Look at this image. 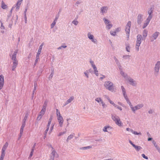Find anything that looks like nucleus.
Here are the masks:
<instances>
[{"label": "nucleus", "mask_w": 160, "mask_h": 160, "mask_svg": "<svg viewBox=\"0 0 160 160\" xmlns=\"http://www.w3.org/2000/svg\"><path fill=\"white\" fill-rule=\"evenodd\" d=\"M18 52V50H16L12 56V59L13 61V64L12 68V71H14L15 70V68L17 67L18 64V61L16 59V55Z\"/></svg>", "instance_id": "obj_1"}, {"label": "nucleus", "mask_w": 160, "mask_h": 160, "mask_svg": "<svg viewBox=\"0 0 160 160\" xmlns=\"http://www.w3.org/2000/svg\"><path fill=\"white\" fill-rule=\"evenodd\" d=\"M104 86L106 88L109 90L113 92L114 90V86L113 83L110 81H107L105 82Z\"/></svg>", "instance_id": "obj_2"}, {"label": "nucleus", "mask_w": 160, "mask_h": 160, "mask_svg": "<svg viewBox=\"0 0 160 160\" xmlns=\"http://www.w3.org/2000/svg\"><path fill=\"white\" fill-rule=\"evenodd\" d=\"M131 25V21H129L128 22L127 24L125 26V31L126 32L127 38H128V40L129 37Z\"/></svg>", "instance_id": "obj_3"}, {"label": "nucleus", "mask_w": 160, "mask_h": 160, "mask_svg": "<svg viewBox=\"0 0 160 160\" xmlns=\"http://www.w3.org/2000/svg\"><path fill=\"white\" fill-rule=\"evenodd\" d=\"M112 118L115 122L117 125L119 126H121L122 125V123L120 121L119 118L118 116L115 115H112Z\"/></svg>", "instance_id": "obj_4"}, {"label": "nucleus", "mask_w": 160, "mask_h": 160, "mask_svg": "<svg viewBox=\"0 0 160 160\" xmlns=\"http://www.w3.org/2000/svg\"><path fill=\"white\" fill-rule=\"evenodd\" d=\"M160 68V61H157L155 64L154 68V73L156 76H157L158 74L159 70Z\"/></svg>", "instance_id": "obj_5"}, {"label": "nucleus", "mask_w": 160, "mask_h": 160, "mask_svg": "<svg viewBox=\"0 0 160 160\" xmlns=\"http://www.w3.org/2000/svg\"><path fill=\"white\" fill-rule=\"evenodd\" d=\"M87 36L88 38L91 41L95 44L97 43V40L96 39L94 38L93 35L91 34L90 32H88L87 34Z\"/></svg>", "instance_id": "obj_6"}, {"label": "nucleus", "mask_w": 160, "mask_h": 160, "mask_svg": "<svg viewBox=\"0 0 160 160\" xmlns=\"http://www.w3.org/2000/svg\"><path fill=\"white\" fill-rule=\"evenodd\" d=\"M109 7L107 6H103L101 7L100 10V13L102 15L106 14L108 10Z\"/></svg>", "instance_id": "obj_7"}, {"label": "nucleus", "mask_w": 160, "mask_h": 160, "mask_svg": "<svg viewBox=\"0 0 160 160\" xmlns=\"http://www.w3.org/2000/svg\"><path fill=\"white\" fill-rule=\"evenodd\" d=\"M144 105L142 103L138 104L134 107H132V108L131 110L133 113H135L136 110L141 108Z\"/></svg>", "instance_id": "obj_8"}, {"label": "nucleus", "mask_w": 160, "mask_h": 160, "mask_svg": "<svg viewBox=\"0 0 160 160\" xmlns=\"http://www.w3.org/2000/svg\"><path fill=\"white\" fill-rule=\"evenodd\" d=\"M159 34V32H156L153 33L152 35L150 37V39L151 42H153L156 40Z\"/></svg>", "instance_id": "obj_9"}, {"label": "nucleus", "mask_w": 160, "mask_h": 160, "mask_svg": "<svg viewBox=\"0 0 160 160\" xmlns=\"http://www.w3.org/2000/svg\"><path fill=\"white\" fill-rule=\"evenodd\" d=\"M153 12V9L152 8H148V16L147 18L151 20L153 17V15L152 14Z\"/></svg>", "instance_id": "obj_10"}, {"label": "nucleus", "mask_w": 160, "mask_h": 160, "mask_svg": "<svg viewBox=\"0 0 160 160\" xmlns=\"http://www.w3.org/2000/svg\"><path fill=\"white\" fill-rule=\"evenodd\" d=\"M143 15L141 14H139L137 16V22L138 24H141L143 21Z\"/></svg>", "instance_id": "obj_11"}, {"label": "nucleus", "mask_w": 160, "mask_h": 160, "mask_svg": "<svg viewBox=\"0 0 160 160\" xmlns=\"http://www.w3.org/2000/svg\"><path fill=\"white\" fill-rule=\"evenodd\" d=\"M143 40L142 36L140 34H138L137 36L136 43L140 44Z\"/></svg>", "instance_id": "obj_12"}, {"label": "nucleus", "mask_w": 160, "mask_h": 160, "mask_svg": "<svg viewBox=\"0 0 160 160\" xmlns=\"http://www.w3.org/2000/svg\"><path fill=\"white\" fill-rule=\"evenodd\" d=\"M4 84V77L2 75H0V90L3 87Z\"/></svg>", "instance_id": "obj_13"}, {"label": "nucleus", "mask_w": 160, "mask_h": 160, "mask_svg": "<svg viewBox=\"0 0 160 160\" xmlns=\"http://www.w3.org/2000/svg\"><path fill=\"white\" fill-rule=\"evenodd\" d=\"M127 80L129 82V84L132 86H135L136 85V83L135 82V81L130 77L128 78Z\"/></svg>", "instance_id": "obj_14"}, {"label": "nucleus", "mask_w": 160, "mask_h": 160, "mask_svg": "<svg viewBox=\"0 0 160 160\" xmlns=\"http://www.w3.org/2000/svg\"><path fill=\"white\" fill-rule=\"evenodd\" d=\"M58 121L59 122V126L60 127H62L63 123V119L62 116L57 118Z\"/></svg>", "instance_id": "obj_15"}, {"label": "nucleus", "mask_w": 160, "mask_h": 160, "mask_svg": "<svg viewBox=\"0 0 160 160\" xmlns=\"http://www.w3.org/2000/svg\"><path fill=\"white\" fill-rule=\"evenodd\" d=\"M74 97L73 96H71L70 98L68 99L66 102L63 104V107L65 106L68 103L71 102L74 99Z\"/></svg>", "instance_id": "obj_16"}, {"label": "nucleus", "mask_w": 160, "mask_h": 160, "mask_svg": "<svg viewBox=\"0 0 160 160\" xmlns=\"http://www.w3.org/2000/svg\"><path fill=\"white\" fill-rule=\"evenodd\" d=\"M120 73L123 77L126 80L129 77L126 73H124L122 70L120 72Z\"/></svg>", "instance_id": "obj_17"}, {"label": "nucleus", "mask_w": 160, "mask_h": 160, "mask_svg": "<svg viewBox=\"0 0 160 160\" xmlns=\"http://www.w3.org/2000/svg\"><path fill=\"white\" fill-rule=\"evenodd\" d=\"M151 19L147 18L146 20L145 21L144 23L143 26L142 28H145L149 24L150 21H151Z\"/></svg>", "instance_id": "obj_18"}, {"label": "nucleus", "mask_w": 160, "mask_h": 160, "mask_svg": "<svg viewBox=\"0 0 160 160\" xmlns=\"http://www.w3.org/2000/svg\"><path fill=\"white\" fill-rule=\"evenodd\" d=\"M43 45V43H42L39 46V49L38 50V52L37 53V55H38V56H39L40 53H41V50L42 49V46Z\"/></svg>", "instance_id": "obj_19"}, {"label": "nucleus", "mask_w": 160, "mask_h": 160, "mask_svg": "<svg viewBox=\"0 0 160 160\" xmlns=\"http://www.w3.org/2000/svg\"><path fill=\"white\" fill-rule=\"evenodd\" d=\"M121 89L122 90V93L123 97H125V96H127L126 90H125V88H124L123 86H121Z\"/></svg>", "instance_id": "obj_20"}, {"label": "nucleus", "mask_w": 160, "mask_h": 160, "mask_svg": "<svg viewBox=\"0 0 160 160\" xmlns=\"http://www.w3.org/2000/svg\"><path fill=\"white\" fill-rule=\"evenodd\" d=\"M148 35V31L146 29H145L144 30L143 34H142V36L143 38L144 39H145L146 37Z\"/></svg>", "instance_id": "obj_21"}, {"label": "nucleus", "mask_w": 160, "mask_h": 160, "mask_svg": "<svg viewBox=\"0 0 160 160\" xmlns=\"http://www.w3.org/2000/svg\"><path fill=\"white\" fill-rule=\"evenodd\" d=\"M133 147L135 148V150L137 151H139L141 149H142V148L140 146H137L135 145H134Z\"/></svg>", "instance_id": "obj_22"}, {"label": "nucleus", "mask_w": 160, "mask_h": 160, "mask_svg": "<svg viewBox=\"0 0 160 160\" xmlns=\"http://www.w3.org/2000/svg\"><path fill=\"white\" fill-rule=\"evenodd\" d=\"M111 129V127L109 126H105L103 128V131L105 132H108L107 129H108L109 130L110 129Z\"/></svg>", "instance_id": "obj_23"}, {"label": "nucleus", "mask_w": 160, "mask_h": 160, "mask_svg": "<svg viewBox=\"0 0 160 160\" xmlns=\"http://www.w3.org/2000/svg\"><path fill=\"white\" fill-rule=\"evenodd\" d=\"M37 86V83H36V82H35L34 83V89L33 90L32 93V98L33 97V96H34V95L35 91V90L36 89Z\"/></svg>", "instance_id": "obj_24"}, {"label": "nucleus", "mask_w": 160, "mask_h": 160, "mask_svg": "<svg viewBox=\"0 0 160 160\" xmlns=\"http://www.w3.org/2000/svg\"><path fill=\"white\" fill-rule=\"evenodd\" d=\"M74 134H72L70 135L69 136L66 140V141L67 142H68L69 140H71V139H72L73 137H74Z\"/></svg>", "instance_id": "obj_25"}, {"label": "nucleus", "mask_w": 160, "mask_h": 160, "mask_svg": "<svg viewBox=\"0 0 160 160\" xmlns=\"http://www.w3.org/2000/svg\"><path fill=\"white\" fill-rule=\"evenodd\" d=\"M47 103H48V101H45L44 102V103L43 105L42 108V109L45 110H46V108L47 105Z\"/></svg>", "instance_id": "obj_26"}, {"label": "nucleus", "mask_w": 160, "mask_h": 160, "mask_svg": "<svg viewBox=\"0 0 160 160\" xmlns=\"http://www.w3.org/2000/svg\"><path fill=\"white\" fill-rule=\"evenodd\" d=\"M52 152L51 153L52 156L51 157H53L54 159L55 156V154L56 153V152L54 150V148L53 147H52Z\"/></svg>", "instance_id": "obj_27"}, {"label": "nucleus", "mask_w": 160, "mask_h": 160, "mask_svg": "<svg viewBox=\"0 0 160 160\" xmlns=\"http://www.w3.org/2000/svg\"><path fill=\"white\" fill-rule=\"evenodd\" d=\"M25 123L23 122L22 123V125L21 127L20 131L21 132V133L22 132H23V129L25 127Z\"/></svg>", "instance_id": "obj_28"}, {"label": "nucleus", "mask_w": 160, "mask_h": 160, "mask_svg": "<svg viewBox=\"0 0 160 160\" xmlns=\"http://www.w3.org/2000/svg\"><path fill=\"white\" fill-rule=\"evenodd\" d=\"M28 113H27L25 114V115L24 118L23 120V122L26 123V122L27 120L28 117Z\"/></svg>", "instance_id": "obj_29"}, {"label": "nucleus", "mask_w": 160, "mask_h": 160, "mask_svg": "<svg viewBox=\"0 0 160 160\" xmlns=\"http://www.w3.org/2000/svg\"><path fill=\"white\" fill-rule=\"evenodd\" d=\"M106 28L109 30L112 28V24H110V23H108V24H106Z\"/></svg>", "instance_id": "obj_30"}, {"label": "nucleus", "mask_w": 160, "mask_h": 160, "mask_svg": "<svg viewBox=\"0 0 160 160\" xmlns=\"http://www.w3.org/2000/svg\"><path fill=\"white\" fill-rule=\"evenodd\" d=\"M92 148V147L91 146L82 147L81 148V149L82 150H85L89 149H90Z\"/></svg>", "instance_id": "obj_31"}, {"label": "nucleus", "mask_w": 160, "mask_h": 160, "mask_svg": "<svg viewBox=\"0 0 160 160\" xmlns=\"http://www.w3.org/2000/svg\"><path fill=\"white\" fill-rule=\"evenodd\" d=\"M130 56L129 55H125L122 56V58L124 59L125 60H126L127 59H130Z\"/></svg>", "instance_id": "obj_32"}, {"label": "nucleus", "mask_w": 160, "mask_h": 160, "mask_svg": "<svg viewBox=\"0 0 160 160\" xmlns=\"http://www.w3.org/2000/svg\"><path fill=\"white\" fill-rule=\"evenodd\" d=\"M1 7L3 9H6L7 8V6L5 4V3L3 1L2 2Z\"/></svg>", "instance_id": "obj_33"}, {"label": "nucleus", "mask_w": 160, "mask_h": 160, "mask_svg": "<svg viewBox=\"0 0 160 160\" xmlns=\"http://www.w3.org/2000/svg\"><path fill=\"white\" fill-rule=\"evenodd\" d=\"M95 101L97 102L98 103H102V102H103L102 100L100 98H97L95 99Z\"/></svg>", "instance_id": "obj_34"}, {"label": "nucleus", "mask_w": 160, "mask_h": 160, "mask_svg": "<svg viewBox=\"0 0 160 160\" xmlns=\"http://www.w3.org/2000/svg\"><path fill=\"white\" fill-rule=\"evenodd\" d=\"M130 47L129 44L126 45V49L128 52H130Z\"/></svg>", "instance_id": "obj_35"}, {"label": "nucleus", "mask_w": 160, "mask_h": 160, "mask_svg": "<svg viewBox=\"0 0 160 160\" xmlns=\"http://www.w3.org/2000/svg\"><path fill=\"white\" fill-rule=\"evenodd\" d=\"M140 45V44H138L136 43L135 46L136 50L137 52H138L139 50V47Z\"/></svg>", "instance_id": "obj_36"}, {"label": "nucleus", "mask_w": 160, "mask_h": 160, "mask_svg": "<svg viewBox=\"0 0 160 160\" xmlns=\"http://www.w3.org/2000/svg\"><path fill=\"white\" fill-rule=\"evenodd\" d=\"M21 3H19V2L18 3V2H17V4H16V9L17 11L18 10V9H19L20 6L21 5Z\"/></svg>", "instance_id": "obj_37"}, {"label": "nucleus", "mask_w": 160, "mask_h": 160, "mask_svg": "<svg viewBox=\"0 0 160 160\" xmlns=\"http://www.w3.org/2000/svg\"><path fill=\"white\" fill-rule=\"evenodd\" d=\"M39 56H38V55H36V60L35 61V62H34V66H36L37 63L38 62V59H39Z\"/></svg>", "instance_id": "obj_38"}, {"label": "nucleus", "mask_w": 160, "mask_h": 160, "mask_svg": "<svg viewBox=\"0 0 160 160\" xmlns=\"http://www.w3.org/2000/svg\"><path fill=\"white\" fill-rule=\"evenodd\" d=\"M8 142H6L5 143V144L4 145V146H3V147L2 148V150L4 149V150H5L6 148L8 147Z\"/></svg>", "instance_id": "obj_39"}, {"label": "nucleus", "mask_w": 160, "mask_h": 160, "mask_svg": "<svg viewBox=\"0 0 160 160\" xmlns=\"http://www.w3.org/2000/svg\"><path fill=\"white\" fill-rule=\"evenodd\" d=\"M56 115L58 117L62 116L61 115L60 111L58 110V109H56Z\"/></svg>", "instance_id": "obj_40"}, {"label": "nucleus", "mask_w": 160, "mask_h": 160, "mask_svg": "<svg viewBox=\"0 0 160 160\" xmlns=\"http://www.w3.org/2000/svg\"><path fill=\"white\" fill-rule=\"evenodd\" d=\"M72 23L75 25H77L78 23V22L75 19L72 22Z\"/></svg>", "instance_id": "obj_41"}, {"label": "nucleus", "mask_w": 160, "mask_h": 160, "mask_svg": "<svg viewBox=\"0 0 160 160\" xmlns=\"http://www.w3.org/2000/svg\"><path fill=\"white\" fill-rule=\"evenodd\" d=\"M5 150L4 149L2 150V154L1 157H4L5 154Z\"/></svg>", "instance_id": "obj_42"}, {"label": "nucleus", "mask_w": 160, "mask_h": 160, "mask_svg": "<svg viewBox=\"0 0 160 160\" xmlns=\"http://www.w3.org/2000/svg\"><path fill=\"white\" fill-rule=\"evenodd\" d=\"M56 22H57V21H55V20H54L53 22L51 25V28H52L54 27V26H55V24H56Z\"/></svg>", "instance_id": "obj_43"}, {"label": "nucleus", "mask_w": 160, "mask_h": 160, "mask_svg": "<svg viewBox=\"0 0 160 160\" xmlns=\"http://www.w3.org/2000/svg\"><path fill=\"white\" fill-rule=\"evenodd\" d=\"M66 129H65V131L62 132H59L58 135V136H61L62 135L64 134H65L66 132Z\"/></svg>", "instance_id": "obj_44"}, {"label": "nucleus", "mask_w": 160, "mask_h": 160, "mask_svg": "<svg viewBox=\"0 0 160 160\" xmlns=\"http://www.w3.org/2000/svg\"><path fill=\"white\" fill-rule=\"evenodd\" d=\"M103 21L106 24L110 23V21L108 19H106L105 18H103Z\"/></svg>", "instance_id": "obj_45"}, {"label": "nucleus", "mask_w": 160, "mask_h": 160, "mask_svg": "<svg viewBox=\"0 0 160 160\" xmlns=\"http://www.w3.org/2000/svg\"><path fill=\"white\" fill-rule=\"evenodd\" d=\"M45 111L46 110H45L42 109V110L40 112L39 114L43 116V115L44 114Z\"/></svg>", "instance_id": "obj_46"}, {"label": "nucleus", "mask_w": 160, "mask_h": 160, "mask_svg": "<svg viewBox=\"0 0 160 160\" xmlns=\"http://www.w3.org/2000/svg\"><path fill=\"white\" fill-rule=\"evenodd\" d=\"M101 104L103 107V108H104L107 107V105L105 104L103 102H102Z\"/></svg>", "instance_id": "obj_47"}, {"label": "nucleus", "mask_w": 160, "mask_h": 160, "mask_svg": "<svg viewBox=\"0 0 160 160\" xmlns=\"http://www.w3.org/2000/svg\"><path fill=\"white\" fill-rule=\"evenodd\" d=\"M82 3V2L79 0V1H77V2L75 3V5H76L77 6H78V5Z\"/></svg>", "instance_id": "obj_48"}, {"label": "nucleus", "mask_w": 160, "mask_h": 160, "mask_svg": "<svg viewBox=\"0 0 160 160\" xmlns=\"http://www.w3.org/2000/svg\"><path fill=\"white\" fill-rule=\"evenodd\" d=\"M110 32V34L113 36H115L116 35V32L111 31Z\"/></svg>", "instance_id": "obj_49"}, {"label": "nucleus", "mask_w": 160, "mask_h": 160, "mask_svg": "<svg viewBox=\"0 0 160 160\" xmlns=\"http://www.w3.org/2000/svg\"><path fill=\"white\" fill-rule=\"evenodd\" d=\"M94 73L97 76H98V71L97 70V68L94 69Z\"/></svg>", "instance_id": "obj_50"}, {"label": "nucleus", "mask_w": 160, "mask_h": 160, "mask_svg": "<svg viewBox=\"0 0 160 160\" xmlns=\"http://www.w3.org/2000/svg\"><path fill=\"white\" fill-rule=\"evenodd\" d=\"M48 130V129H46V130H45V132H44V137H43V138L44 139H45L46 138V134H47V133Z\"/></svg>", "instance_id": "obj_51"}, {"label": "nucleus", "mask_w": 160, "mask_h": 160, "mask_svg": "<svg viewBox=\"0 0 160 160\" xmlns=\"http://www.w3.org/2000/svg\"><path fill=\"white\" fill-rule=\"evenodd\" d=\"M42 116L41 115L39 114V115H38V117L37 118V120H40L41 119V118H42Z\"/></svg>", "instance_id": "obj_52"}, {"label": "nucleus", "mask_w": 160, "mask_h": 160, "mask_svg": "<svg viewBox=\"0 0 160 160\" xmlns=\"http://www.w3.org/2000/svg\"><path fill=\"white\" fill-rule=\"evenodd\" d=\"M127 103H128V102H130V101L129 100V99L128 98L127 96H125V97H124Z\"/></svg>", "instance_id": "obj_53"}, {"label": "nucleus", "mask_w": 160, "mask_h": 160, "mask_svg": "<svg viewBox=\"0 0 160 160\" xmlns=\"http://www.w3.org/2000/svg\"><path fill=\"white\" fill-rule=\"evenodd\" d=\"M142 156L144 158L146 159H148V157L146 156L144 154H142Z\"/></svg>", "instance_id": "obj_54"}, {"label": "nucleus", "mask_w": 160, "mask_h": 160, "mask_svg": "<svg viewBox=\"0 0 160 160\" xmlns=\"http://www.w3.org/2000/svg\"><path fill=\"white\" fill-rule=\"evenodd\" d=\"M133 134H134L135 135H141V133L140 132H138L136 131H134V132H133Z\"/></svg>", "instance_id": "obj_55"}, {"label": "nucleus", "mask_w": 160, "mask_h": 160, "mask_svg": "<svg viewBox=\"0 0 160 160\" xmlns=\"http://www.w3.org/2000/svg\"><path fill=\"white\" fill-rule=\"evenodd\" d=\"M84 74L85 75V76L87 77V78H89L88 75V71H86L84 72Z\"/></svg>", "instance_id": "obj_56"}, {"label": "nucleus", "mask_w": 160, "mask_h": 160, "mask_svg": "<svg viewBox=\"0 0 160 160\" xmlns=\"http://www.w3.org/2000/svg\"><path fill=\"white\" fill-rule=\"evenodd\" d=\"M13 8V7L12 8L10 12H9L10 13V16L8 15L7 17L8 18H9L10 17H11L12 13V10Z\"/></svg>", "instance_id": "obj_57"}, {"label": "nucleus", "mask_w": 160, "mask_h": 160, "mask_svg": "<svg viewBox=\"0 0 160 160\" xmlns=\"http://www.w3.org/2000/svg\"><path fill=\"white\" fill-rule=\"evenodd\" d=\"M116 62L117 65L118 66H120V63L119 62L118 60L116 61Z\"/></svg>", "instance_id": "obj_58"}, {"label": "nucleus", "mask_w": 160, "mask_h": 160, "mask_svg": "<svg viewBox=\"0 0 160 160\" xmlns=\"http://www.w3.org/2000/svg\"><path fill=\"white\" fill-rule=\"evenodd\" d=\"M128 103L129 104V105L130 106L131 109H132V107H133V106L132 105V103H131V102L130 101Z\"/></svg>", "instance_id": "obj_59"}, {"label": "nucleus", "mask_w": 160, "mask_h": 160, "mask_svg": "<svg viewBox=\"0 0 160 160\" xmlns=\"http://www.w3.org/2000/svg\"><path fill=\"white\" fill-rule=\"evenodd\" d=\"M59 14L56 15L54 20H55V21H56L57 22V20L59 18Z\"/></svg>", "instance_id": "obj_60"}, {"label": "nucleus", "mask_w": 160, "mask_h": 160, "mask_svg": "<svg viewBox=\"0 0 160 160\" xmlns=\"http://www.w3.org/2000/svg\"><path fill=\"white\" fill-rule=\"evenodd\" d=\"M33 152H34V151H32V150H31V151L30 152L29 158H30L33 155Z\"/></svg>", "instance_id": "obj_61"}, {"label": "nucleus", "mask_w": 160, "mask_h": 160, "mask_svg": "<svg viewBox=\"0 0 160 160\" xmlns=\"http://www.w3.org/2000/svg\"><path fill=\"white\" fill-rule=\"evenodd\" d=\"M148 113L149 114H152L153 113V111L152 109H150L148 111Z\"/></svg>", "instance_id": "obj_62"}, {"label": "nucleus", "mask_w": 160, "mask_h": 160, "mask_svg": "<svg viewBox=\"0 0 160 160\" xmlns=\"http://www.w3.org/2000/svg\"><path fill=\"white\" fill-rule=\"evenodd\" d=\"M152 143L153 144L154 146V147L156 146V145H158L157 144L156 142L154 140L152 141Z\"/></svg>", "instance_id": "obj_63"}, {"label": "nucleus", "mask_w": 160, "mask_h": 160, "mask_svg": "<svg viewBox=\"0 0 160 160\" xmlns=\"http://www.w3.org/2000/svg\"><path fill=\"white\" fill-rule=\"evenodd\" d=\"M92 67L93 70L97 68L94 64L92 65Z\"/></svg>", "instance_id": "obj_64"}]
</instances>
